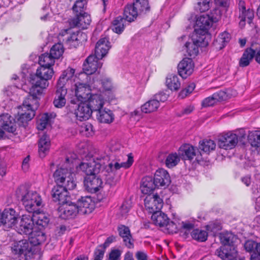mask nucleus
Here are the masks:
<instances>
[{
    "label": "nucleus",
    "instance_id": "1",
    "mask_svg": "<svg viewBox=\"0 0 260 260\" xmlns=\"http://www.w3.org/2000/svg\"><path fill=\"white\" fill-rule=\"evenodd\" d=\"M103 168V164L98 160L82 162L79 165V169L86 175L84 178V183L88 192L95 193L103 187L102 179L96 175L101 172Z\"/></svg>",
    "mask_w": 260,
    "mask_h": 260
},
{
    "label": "nucleus",
    "instance_id": "2",
    "mask_svg": "<svg viewBox=\"0 0 260 260\" xmlns=\"http://www.w3.org/2000/svg\"><path fill=\"white\" fill-rule=\"evenodd\" d=\"M16 196L29 213H38L44 206L40 194L36 191L30 190L26 185H21L17 188Z\"/></svg>",
    "mask_w": 260,
    "mask_h": 260
},
{
    "label": "nucleus",
    "instance_id": "3",
    "mask_svg": "<svg viewBox=\"0 0 260 260\" xmlns=\"http://www.w3.org/2000/svg\"><path fill=\"white\" fill-rule=\"evenodd\" d=\"M53 74L54 71L52 68L40 67L35 74L29 75V82L31 85L43 89L48 86V80L52 78Z\"/></svg>",
    "mask_w": 260,
    "mask_h": 260
},
{
    "label": "nucleus",
    "instance_id": "4",
    "mask_svg": "<svg viewBox=\"0 0 260 260\" xmlns=\"http://www.w3.org/2000/svg\"><path fill=\"white\" fill-rule=\"evenodd\" d=\"M148 0H134L133 4H127L124 9L125 19L129 22L134 21L138 15L150 11Z\"/></svg>",
    "mask_w": 260,
    "mask_h": 260
},
{
    "label": "nucleus",
    "instance_id": "5",
    "mask_svg": "<svg viewBox=\"0 0 260 260\" xmlns=\"http://www.w3.org/2000/svg\"><path fill=\"white\" fill-rule=\"evenodd\" d=\"M43 92V89L36 86L32 85L30 88L29 94L23 102L22 106L20 107L25 108L28 111H32L35 112V110L39 106V98Z\"/></svg>",
    "mask_w": 260,
    "mask_h": 260
},
{
    "label": "nucleus",
    "instance_id": "6",
    "mask_svg": "<svg viewBox=\"0 0 260 260\" xmlns=\"http://www.w3.org/2000/svg\"><path fill=\"white\" fill-rule=\"evenodd\" d=\"M12 252L24 260H27L32 255V244L28 240L23 239L13 243Z\"/></svg>",
    "mask_w": 260,
    "mask_h": 260
},
{
    "label": "nucleus",
    "instance_id": "7",
    "mask_svg": "<svg viewBox=\"0 0 260 260\" xmlns=\"http://www.w3.org/2000/svg\"><path fill=\"white\" fill-rule=\"evenodd\" d=\"M238 142L236 134L229 132L219 136L218 146L221 149L231 150L236 147Z\"/></svg>",
    "mask_w": 260,
    "mask_h": 260
},
{
    "label": "nucleus",
    "instance_id": "8",
    "mask_svg": "<svg viewBox=\"0 0 260 260\" xmlns=\"http://www.w3.org/2000/svg\"><path fill=\"white\" fill-rule=\"evenodd\" d=\"M144 204L148 212L153 214L161 209L163 206V201L157 194H149L144 200Z\"/></svg>",
    "mask_w": 260,
    "mask_h": 260
},
{
    "label": "nucleus",
    "instance_id": "9",
    "mask_svg": "<svg viewBox=\"0 0 260 260\" xmlns=\"http://www.w3.org/2000/svg\"><path fill=\"white\" fill-rule=\"evenodd\" d=\"M34 220L32 216L23 215L20 218L19 223L18 226H16V228L21 234L26 235H32L35 226Z\"/></svg>",
    "mask_w": 260,
    "mask_h": 260
},
{
    "label": "nucleus",
    "instance_id": "10",
    "mask_svg": "<svg viewBox=\"0 0 260 260\" xmlns=\"http://www.w3.org/2000/svg\"><path fill=\"white\" fill-rule=\"evenodd\" d=\"M53 200L59 204H64L71 199L68 191L66 190L63 185L56 184L51 190Z\"/></svg>",
    "mask_w": 260,
    "mask_h": 260
},
{
    "label": "nucleus",
    "instance_id": "11",
    "mask_svg": "<svg viewBox=\"0 0 260 260\" xmlns=\"http://www.w3.org/2000/svg\"><path fill=\"white\" fill-rule=\"evenodd\" d=\"M99 59L94 55H90L85 60L83 63V70L87 75H91L101 68L102 63L100 62Z\"/></svg>",
    "mask_w": 260,
    "mask_h": 260
},
{
    "label": "nucleus",
    "instance_id": "12",
    "mask_svg": "<svg viewBox=\"0 0 260 260\" xmlns=\"http://www.w3.org/2000/svg\"><path fill=\"white\" fill-rule=\"evenodd\" d=\"M153 179L157 188H165L170 185L171 182L168 172L163 169H159L156 170Z\"/></svg>",
    "mask_w": 260,
    "mask_h": 260
},
{
    "label": "nucleus",
    "instance_id": "13",
    "mask_svg": "<svg viewBox=\"0 0 260 260\" xmlns=\"http://www.w3.org/2000/svg\"><path fill=\"white\" fill-rule=\"evenodd\" d=\"M215 254L223 260H233L238 257L236 246H221L216 250Z\"/></svg>",
    "mask_w": 260,
    "mask_h": 260
},
{
    "label": "nucleus",
    "instance_id": "14",
    "mask_svg": "<svg viewBox=\"0 0 260 260\" xmlns=\"http://www.w3.org/2000/svg\"><path fill=\"white\" fill-rule=\"evenodd\" d=\"M61 205L62 206L60 210L62 211L60 215L61 218L64 219L72 218L76 216L77 214H79V209H78L76 204L72 202L70 200L67 203Z\"/></svg>",
    "mask_w": 260,
    "mask_h": 260
},
{
    "label": "nucleus",
    "instance_id": "15",
    "mask_svg": "<svg viewBox=\"0 0 260 260\" xmlns=\"http://www.w3.org/2000/svg\"><path fill=\"white\" fill-rule=\"evenodd\" d=\"M201 155L198 149L189 144L182 145L178 150V155L184 160H191L195 156Z\"/></svg>",
    "mask_w": 260,
    "mask_h": 260
},
{
    "label": "nucleus",
    "instance_id": "16",
    "mask_svg": "<svg viewBox=\"0 0 260 260\" xmlns=\"http://www.w3.org/2000/svg\"><path fill=\"white\" fill-rule=\"evenodd\" d=\"M194 63L190 58H185L178 65V71L182 78H186L193 72Z\"/></svg>",
    "mask_w": 260,
    "mask_h": 260
},
{
    "label": "nucleus",
    "instance_id": "17",
    "mask_svg": "<svg viewBox=\"0 0 260 260\" xmlns=\"http://www.w3.org/2000/svg\"><path fill=\"white\" fill-rule=\"evenodd\" d=\"M92 113V110L86 101H83L78 104V107L75 109L74 114L77 119L82 121L88 119Z\"/></svg>",
    "mask_w": 260,
    "mask_h": 260
},
{
    "label": "nucleus",
    "instance_id": "18",
    "mask_svg": "<svg viewBox=\"0 0 260 260\" xmlns=\"http://www.w3.org/2000/svg\"><path fill=\"white\" fill-rule=\"evenodd\" d=\"M207 32L204 30L198 29L196 28L191 36L192 42L196 43L200 47L207 46L209 44V36Z\"/></svg>",
    "mask_w": 260,
    "mask_h": 260
},
{
    "label": "nucleus",
    "instance_id": "19",
    "mask_svg": "<svg viewBox=\"0 0 260 260\" xmlns=\"http://www.w3.org/2000/svg\"><path fill=\"white\" fill-rule=\"evenodd\" d=\"M76 204L79 209V214L84 215L92 212L93 204L90 197H81L78 199Z\"/></svg>",
    "mask_w": 260,
    "mask_h": 260
},
{
    "label": "nucleus",
    "instance_id": "20",
    "mask_svg": "<svg viewBox=\"0 0 260 260\" xmlns=\"http://www.w3.org/2000/svg\"><path fill=\"white\" fill-rule=\"evenodd\" d=\"M110 48L111 46L108 39L102 38L96 44L94 55L99 59H102L108 53Z\"/></svg>",
    "mask_w": 260,
    "mask_h": 260
},
{
    "label": "nucleus",
    "instance_id": "21",
    "mask_svg": "<svg viewBox=\"0 0 260 260\" xmlns=\"http://www.w3.org/2000/svg\"><path fill=\"white\" fill-rule=\"evenodd\" d=\"M4 225L8 228H12L15 225L18 221V215L13 208L5 209L3 212Z\"/></svg>",
    "mask_w": 260,
    "mask_h": 260
},
{
    "label": "nucleus",
    "instance_id": "22",
    "mask_svg": "<svg viewBox=\"0 0 260 260\" xmlns=\"http://www.w3.org/2000/svg\"><path fill=\"white\" fill-rule=\"evenodd\" d=\"M117 230L119 236L122 238L125 246L130 249L134 248V240L129 228L124 225H120L118 227Z\"/></svg>",
    "mask_w": 260,
    "mask_h": 260
},
{
    "label": "nucleus",
    "instance_id": "23",
    "mask_svg": "<svg viewBox=\"0 0 260 260\" xmlns=\"http://www.w3.org/2000/svg\"><path fill=\"white\" fill-rule=\"evenodd\" d=\"M2 120V128L9 133L14 134L17 129V123L16 119L12 117L8 114H4L1 116Z\"/></svg>",
    "mask_w": 260,
    "mask_h": 260
},
{
    "label": "nucleus",
    "instance_id": "24",
    "mask_svg": "<svg viewBox=\"0 0 260 260\" xmlns=\"http://www.w3.org/2000/svg\"><path fill=\"white\" fill-rule=\"evenodd\" d=\"M90 94L86 84L77 82L75 84V95L79 102L86 101Z\"/></svg>",
    "mask_w": 260,
    "mask_h": 260
},
{
    "label": "nucleus",
    "instance_id": "25",
    "mask_svg": "<svg viewBox=\"0 0 260 260\" xmlns=\"http://www.w3.org/2000/svg\"><path fill=\"white\" fill-rule=\"evenodd\" d=\"M71 175L70 170L67 168L60 167L56 170L53 177L56 184L63 185L65 184L66 179Z\"/></svg>",
    "mask_w": 260,
    "mask_h": 260
},
{
    "label": "nucleus",
    "instance_id": "26",
    "mask_svg": "<svg viewBox=\"0 0 260 260\" xmlns=\"http://www.w3.org/2000/svg\"><path fill=\"white\" fill-rule=\"evenodd\" d=\"M86 102L92 110V112H99L103 108L105 103L103 99L99 95H90L86 100Z\"/></svg>",
    "mask_w": 260,
    "mask_h": 260
},
{
    "label": "nucleus",
    "instance_id": "27",
    "mask_svg": "<svg viewBox=\"0 0 260 260\" xmlns=\"http://www.w3.org/2000/svg\"><path fill=\"white\" fill-rule=\"evenodd\" d=\"M153 177L146 176L142 178L141 181V189L144 194L151 193L156 188H157Z\"/></svg>",
    "mask_w": 260,
    "mask_h": 260
},
{
    "label": "nucleus",
    "instance_id": "28",
    "mask_svg": "<svg viewBox=\"0 0 260 260\" xmlns=\"http://www.w3.org/2000/svg\"><path fill=\"white\" fill-rule=\"evenodd\" d=\"M35 115V112L27 110L24 113H18L17 117H15L17 125L25 128L27 125L28 122L31 120Z\"/></svg>",
    "mask_w": 260,
    "mask_h": 260
},
{
    "label": "nucleus",
    "instance_id": "29",
    "mask_svg": "<svg viewBox=\"0 0 260 260\" xmlns=\"http://www.w3.org/2000/svg\"><path fill=\"white\" fill-rule=\"evenodd\" d=\"M103 168H102L101 173L103 176L105 177L106 183L109 184L110 186L116 185L117 180L115 178V173L112 172L111 165L105 166L103 165Z\"/></svg>",
    "mask_w": 260,
    "mask_h": 260
},
{
    "label": "nucleus",
    "instance_id": "30",
    "mask_svg": "<svg viewBox=\"0 0 260 260\" xmlns=\"http://www.w3.org/2000/svg\"><path fill=\"white\" fill-rule=\"evenodd\" d=\"M96 118L101 123H111L114 119V115L110 110L103 108L97 112Z\"/></svg>",
    "mask_w": 260,
    "mask_h": 260
},
{
    "label": "nucleus",
    "instance_id": "31",
    "mask_svg": "<svg viewBox=\"0 0 260 260\" xmlns=\"http://www.w3.org/2000/svg\"><path fill=\"white\" fill-rule=\"evenodd\" d=\"M85 0L77 1L73 7V10L75 14L82 15L86 20H84L85 24H89L91 21L90 16L84 11L85 10Z\"/></svg>",
    "mask_w": 260,
    "mask_h": 260
},
{
    "label": "nucleus",
    "instance_id": "32",
    "mask_svg": "<svg viewBox=\"0 0 260 260\" xmlns=\"http://www.w3.org/2000/svg\"><path fill=\"white\" fill-rule=\"evenodd\" d=\"M212 19L209 15H203L200 16L196 20V26L198 29L204 30L208 32V29L211 27L212 23Z\"/></svg>",
    "mask_w": 260,
    "mask_h": 260
},
{
    "label": "nucleus",
    "instance_id": "33",
    "mask_svg": "<svg viewBox=\"0 0 260 260\" xmlns=\"http://www.w3.org/2000/svg\"><path fill=\"white\" fill-rule=\"evenodd\" d=\"M67 93V88H59L56 87V95L53 101L54 105L57 108L63 107L66 102L65 96Z\"/></svg>",
    "mask_w": 260,
    "mask_h": 260
},
{
    "label": "nucleus",
    "instance_id": "34",
    "mask_svg": "<svg viewBox=\"0 0 260 260\" xmlns=\"http://www.w3.org/2000/svg\"><path fill=\"white\" fill-rule=\"evenodd\" d=\"M254 49H255V48L253 46H251L250 47L247 48L244 51L239 60V64L240 67H246L249 64L254 56Z\"/></svg>",
    "mask_w": 260,
    "mask_h": 260
},
{
    "label": "nucleus",
    "instance_id": "35",
    "mask_svg": "<svg viewBox=\"0 0 260 260\" xmlns=\"http://www.w3.org/2000/svg\"><path fill=\"white\" fill-rule=\"evenodd\" d=\"M50 148V139L49 136L44 134L39 142V154L41 158H44L48 152Z\"/></svg>",
    "mask_w": 260,
    "mask_h": 260
},
{
    "label": "nucleus",
    "instance_id": "36",
    "mask_svg": "<svg viewBox=\"0 0 260 260\" xmlns=\"http://www.w3.org/2000/svg\"><path fill=\"white\" fill-rule=\"evenodd\" d=\"M74 69L71 68L67 69L62 72L61 75L58 80L56 87L62 88H67L66 87L67 82L71 79V78L74 76Z\"/></svg>",
    "mask_w": 260,
    "mask_h": 260
},
{
    "label": "nucleus",
    "instance_id": "37",
    "mask_svg": "<svg viewBox=\"0 0 260 260\" xmlns=\"http://www.w3.org/2000/svg\"><path fill=\"white\" fill-rule=\"evenodd\" d=\"M86 40V35L80 30H78L76 32L72 33L70 37H68L67 39V42L72 43V45L75 47L76 45H78L79 43H81Z\"/></svg>",
    "mask_w": 260,
    "mask_h": 260
},
{
    "label": "nucleus",
    "instance_id": "38",
    "mask_svg": "<svg viewBox=\"0 0 260 260\" xmlns=\"http://www.w3.org/2000/svg\"><path fill=\"white\" fill-rule=\"evenodd\" d=\"M75 17L70 19L68 20L70 28L66 29L65 31L66 32L70 30L71 28L78 27L84 28H86L87 25H88L85 24V23L84 22V20H86V17L85 18L82 15H77V14H75Z\"/></svg>",
    "mask_w": 260,
    "mask_h": 260
},
{
    "label": "nucleus",
    "instance_id": "39",
    "mask_svg": "<svg viewBox=\"0 0 260 260\" xmlns=\"http://www.w3.org/2000/svg\"><path fill=\"white\" fill-rule=\"evenodd\" d=\"M127 21L125 18H123L120 16L117 17L112 21V30L117 34H121L124 29V23Z\"/></svg>",
    "mask_w": 260,
    "mask_h": 260
},
{
    "label": "nucleus",
    "instance_id": "40",
    "mask_svg": "<svg viewBox=\"0 0 260 260\" xmlns=\"http://www.w3.org/2000/svg\"><path fill=\"white\" fill-rule=\"evenodd\" d=\"M166 85L171 90L177 91L180 88L181 83L177 75H170L166 79Z\"/></svg>",
    "mask_w": 260,
    "mask_h": 260
},
{
    "label": "nucleus",
    "instance_id": "41",
    "mask_svg": "<svg viewBox=\"0 0 260 260\" xmlns=\"http://www.w3.org/2000/svg\"><path fill=\"white\" fill-rule=\"evenodd\" d=\"M151 219L156 225L159 226H165L169 220V218L167 215L162 212L160 210L153 213L151 216Z\"/></svg>",
    "mask_w": 260,
    "mask_h": 260
},
{
    "label": "nucleus",
    "instance_id": "42",
    "mask_svg": "<svg viewBox=\"0 0 260 260\" xmlns=\"http://www.w3.org/2000/svg\"><path fill=\"white\" fill-rule=\"evenodd\" d=\"M220 242L222 246H236L235 242L237 240L236 236L231 233H224L220 234Z\"/></svg>",
    "mask_w": 260,
    "mask_h": 260
},
{
    "label": "nucleus",
    "instance_id": "43",
    "mask_svg": "<svg viewBox=\"0 0 260 260\" xmlns=\"http://www.w3.org/2000/svg\"><path fill=\"white\" fill-rule=\"evenodd\" d=\"M159 107V103L152 99L141 106V110L145 113H149L156 111Z\"/></svg>",
    "mask_w": 260,
    "mask_h": 260
},
{
    "label": "nucleus",
    "instance_id": "44",
    "mask_svg": "<svg viewBox=\"0 0 260 260\" xmlns=\"http://www.w3.org/2000/svg\"><path fill=\"white\" fill-rule=\"evenodd\" d=\"M216 146L214 141L204 139L200 142L199 149L205 153H209L215 149Z\"/></svg>",
    "mask_w": 260,
    "mask_h": 260
},
{
    "label": "nucleus",
    "instance_id": "45",
    "mask_svg": "<svg viewBox=\"0 0 260 260\" xmlns=\"http://www.w3.org/2000/svg\"><path fill=\"white\" fill-rule=\"evenodd\" d=\"M191 237L198 242H205L207 240L208 233L204 230L194 229L190 233Z\"/></svg>",
    "mask_w": 260,
    "mask_h": 260
},
{
    "label": "nucleus",
    "instance_id": "46",
    "mask_svg": "<svg viewBox=\"0 0 260 260\" xmlns=\"http://www.w3.org/2000/svg\"><path fill=\"white\" fill-rule=\"evenodd\" d=\"M54 59L52 57L50 53L42 55L39 57V63L40 67L51 68L54 64Z\"/></svg>",
    "mask_w": 260,
    "mask_h": 260
},
{
    "label": "nucleus",
    "instance_id": "47",
    "mask_svg": "<svg viewBox=\"0 0 260 260\" xmlns=\"http://www.w3.org/2000/svg\"><path fill=\"white\" fill-rule=\"evenodd\" d=\"M64 52V48L61 43L54 44L50 50V54L52 57L58 59L62 56Z\"/></svg>",
    "mask_w": 260,
    "mask_h": 260
},
{
    "label": "nucleus",
    "instance_id": "48",
    "mask_svg": "<svg viewBox=\"0 0 260 260\" xmlns=\"http://www.w3.org/2000/svg\"><path fill=\"white\" fill-rule=\"evenodd\" d=\"M185 49L188 53V55L192 57H194L199 53V47L196 43L194 42H186L185 44Z\"/></svg>",
    "mask_w": 260,
    "mask_h": 260
},
{
    "label": "nucleus",
    "instance_id": "49",
    "mask_svg": "<svg viewBox=\"0 0 260 260\" xmlns=\"http://www.w3.org/2000/svg\"><path fill=\"white\" fill-rule=\"evenodd\" d=\"M51 116H52V114H50L49 116L47 113L43 114L41 118L37 122V128L39 130L43 131L48 124Z\"/></svg>",
    "mask_w": 260,
    "mask_h": 260
},
{
    "label": "nucleus",
    "instance_id": "50",
    "mask_svg": "<svg viewBox=\"0 0 260 260\" xmlns=\"http://www.w3.org/2000/svg\"><path fill=\"white\" fill-rule=\"evenodd\" d=\"M180 157L176 153L170 154L166 160V165L168 168L173 167L177 165L180 160Z\"/></svg>",
    "mask_w": 260,
    "mask_h": 260
},
{
    "label": "nucleus",
    "instance_id": "51",
    "mask_svg": "<svg viewBox=\"0 0 260 260\" xmlns=\"http://www.w3.org/2000/svg\"><path fill=\"white\" fill-rule=\"evenodd\" d=\"M248 141L252 147H260V132H255L248 136Z\"/></svg>",
    "mask_w": 260,
    "mask_h": 260
},
{
    "label": "nucleus",
    "instance_id": "52",
    "mask_svg": "<svg viewBox=\"0 0 260 260\" xmlns=\"http://www.w3.org/2000/svg\"><path fill=\"white\" fill-rule=\"evenodd\" d=\"M260 243H257L253 240H247L244 244V248L246 251L256 253V249L259 247Z\"/></svg>",
    "mask_w": 260,
    "mask_h": 260
},
{
    "label": "nucleus",
    "instance_id": "53",
    "mask_svg": "<svg viewBox=\"0 0 260 260\" xmlns=\"http://www.w3.org/2000/svg\"><path fill=\"white\" fill-rule=\"evenodd\" d=\"M196 85L194 83H190L186 87L181 90L179 93L178 97L181 99H184L193 91Z\"/></svg>",
    "mask_w": 260,
    "mask_h": 260
},
{
    "label": "nucleus",
    "instance_id": "54",
    "mask_svg": "<svg viewBox=\"0 0 260 260\" xmlns=\"http://www.w3.org/2000/svg\"><path fill=\"white\" fill-rule=\"evenodd\" d=\"M239 17L241 18L240 24H242V22H244L246 18L248 19V23L250 24L254 17V13L252 10L248 9L244 12L243 14L242 13L240 14Z\"/></svg>",
    "mask_w": 260,
    "mask_h": 260
},
{
    "label": "nucleus",
    "instance_id": "55",
    "mask_svg": "<svg viewBox=\"0 0 260 260\" xmlns=\"http://www.w3.org/2000/svg\"><path fill=\"white\" fill-rule=\"evenodd\" d=\"M50 219L48 215L44 214H39L36 221V224L42 227H46L48 225Z\"/></svg>",
    "mask_w": 260,
    "mask_h": 260
},
{
    "label": "nucleus",
    "instance_id": "56",
    "mask_svg": "<svg viewBox=\"0 0 260 260\" xmlns=\"http://www.w3.org/2000/svg\"><path fill=\"white\" fill-rule=\"evenodd\" d=\"M211 0H198L196 8L201 12H204L210 8Z\"/></svg>",
    "mask_w": 260,
    "mask_h": 260
},
{
    "label": "nucleus",
    "instance_id": "57",
    "mask_svg": "<svg viewBox=\"0 0 260 260\" xmlns=\"http://www.w3.org/2000/svg\"><path fill=\"white\" fill-rule=\"evenodd\" d=\"M31 235V237L34 239L32 242L35 243L36 245L41 244L46 240V235L44 233L42 232H39L37 233V234L33 235L32 234ZM30 242L31 243V242Z\"/></svg>",
    "mask_w": 260,
    "mask_h": 260
},
{
    "label": "nucleus",
    "instance_id": "58",
    "mask_svg": "<svg viewBox=\"0 0 260 260\" xmlns=\"http://www.w3.org/2000/svg\"><path fill=\"white\" fill-rule=\"evenodd\" d=\"M40 18L43 21L48 20L50 16V9L48 6L44 7L40 12Z\"/></svg>",
    "mask_w": 260,
    "mask_h": 260
},
{
    "label": "nucleus",
    "instance_id": "59",
    "mask_svg": "<svg viewBox=\"0 0 260 260\" xmlns=\"http://www.w3.org/2000/svg\"><path fill=\"white\" fill-rule=\"evenodd\" d=\"M166 229L169 234H174L177 232L178 229L176 224L173 221H167V223L165 225Z\"/></svg>",
    "mask_w": 260,
    "mask_h": 260
},
{
    "label": "nucleus",
    "instance_id": "60",
    "mask_svg": "<svg viewBox=\"0 0 260 260\" xmlns=\"http://www.w3.org/2000/svg\"><path fill=\"white\" fill-rule=\"evenodd\" d=\"M215 103H216V102L212 94L211 96L205 99L202 102V105L204 107H207L212 106Z\"/></svg>",
    "mask_w": 260,
    "mask_h": 260
},
{
    "label": "nucleus",
    "instance_id": "61",
    "mask_svg": "<svg viewBox=\"0 0 260 260\" xmlns=\"http://www.w3.org/2000/svg\"><path fill=\"white\" fill-rule=\"evenodd\" d=\"M212 21L216 22L218 21L221 16V10L217 8H215L210 15Z\"/></svg>",
    "mask_w": 260,
    "mask_h": 260
},
{
    "label": "nucleus",
    "instance_id": "62",
    "mask_svg": "<svg viewBox=\"0 0 260 260\" xmlns=\"http://www.w3.org/2000/svg\"><path fill=\"white\" fill-rule=\"evenodd\" d=\"M100 248L96 249L94 252V260H102L106 248H104V246L100 247Z\"/></svg>",
    "mask_w": 260,
    "mask_h": 260
},
{
    "label": "nucleus",
    "instance_id": "63",
    "mask_svg": "<svg viewBox=\"0 0 260 260\" xmlns=\"http://www.w3.org/2000/svg\"><path fill=\"white\" fill-rule=\"evenodd\" d=\"M251 46H253L255 49H254V56L255 61L260 64V44L258 43H252Z\"/></svg>",
    "mask_w": 260,
    "mask_h": 260
},
{
    "label": "nucleus",
    "instance_id": "64",
    "mask_svg": "<svg viewBox=\"0 0 260 260\" xmlns=\"http://www.w3.org/2000/svg\"><path fill=\"white\" fill-rule=\"evenodd\" d=\"M121 252L119 249H112L109 253V260H118L120 258Z\"/></svg>",
    "mask_w": 260,
    "mask_h": 260
}]
</instances>
